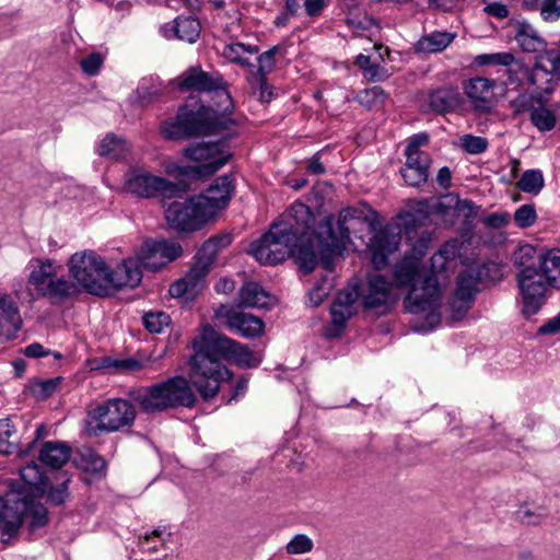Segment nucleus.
Returning a JSON list of instances; mask_svg holds the SVG:
<instances>
[{"mask_svg": "<svg viewBox=\"0 0 560 560\" xmlns=\"http://www.w3.org/2000/svg\"><path fill=\"white\" fill-rule=\"evenodd\" d=\"M375 217L376 212L368 206L348 207L339 212L336 222L332 217L326 218L314 233L313 213L306 205L296 201L280 222L250 244L248 252L264 265H277L293 256L306 273L316 267L318 253L324 267L330 269V259L342 253L350 233L363 223L372 226Z\"/></svg>", "mask_w": 560, "mask_h": 560, "instance_id": "1", "label": "nucleus"}, {"mask_svg": "<svg viewBox=\"0 0 560 560\" xmlns=\"http://www.w3.org/2000/svg\"><path fill=\"white\" fill-rule=\"evenodd\" d=\"M69 275L86 293L107 298L122 287L140 284V254L122 260L116 270L110 269L102 256L92 249L77 252L67 262Z\"/></svg>", "mask_w": 560, "mask_h": 560, "instance_id": "2", "label": "nucleus"}, {"mask_svg": "<svg viewBox=\"0 0 560 560\" xmlns=\"http://www.w3.org/2000/svg\"><path fill=\"white\" fill-rule=\"evenodd\" d=\"M194 353L189 359V378L199 395L214 398L223 382L232 378V372L221 362L215 330L206 325L191 341Z\"/></svg>", "mask_w": 560, "mask_h": 560, "instance_id": "3", "label": "nucleus"}, {"mask_svg": "<svg viewBox=\"0 0 560 560\" xmlns=\"http://www.w3.org/2000/svg\"><path fill=\"white\" fill-rule=\"evenodd\" d=\"M232 124L230 116L219 115L210 106L201 105L197 110L183 106L174 118L161 125V132L166 139L180 140L218 133Z\"/></svg>", "mask_w": 560, "mask_h": 560, "instance_id": "4", "label": "nucleus"}, {"mask_svg": "<svg viewBox=\"0 0 560 560\" xmlns=\"http://www.w3.org/2000/svg\"><path fill=\"white\" fill-rule=\"evenodd\" d=\"M30 264L33 269L28 275V283L51 304L65 303L81 292L74 280L58 276L55 260L33 258Z\"/></svg>", "mask_w": 560, "mask_h": 560, "instance_id": "5", "label": "nucleus"}, {"mask_svg": "<svg viewBox=\"0 0 560 560\" xmlns=\"http://www.w3.org/2000/svg\"><path fill=\"white\" fill-rule=\"evenodd\" d=\"M184 155L196 165L184 166L180 173L192 179H203L215 174L233 156L225 139L215 142H200L184 149Z\"/></svg>", "mask_w": 560, "mask_h": 560, "instance_id": "6", "label": "nucleus"}, {"mask_svg": "<svg viewBox=\"0 0 560 560\" xmlns=\"http://www.w3.org/2000/svg\"><path fill=\"white\" fill-rule=\"evenodd\" d=\"M197 401L189 381L175 376L149 387L142 396V412L161 411L173 407H192Z\"/></svg>", "mask_w": 560, "mask_h": 560, "instance_id": "7", "label": "nucleus"}, {"mask_svg": "<svg viewBox=\"0 0 560 560\" xmlns=\"http://www.w3.org/2000/svg\"><path fill=\"white\" fill-rule=\"evenodd\" d=\"M136 419V409L126 399L112 398L89 411L85 425L90 435L118 431L130 425Z\"/></svg>", "mask_w": 560, "mask_h": 560, "instance_id": "8", "label": "nucleus"}, {"mask_svg": "<svg viewBox=\"0 0 560 560\" xmlns=\"http://www.w3.org/2000/svg\"><path fill=\"white\" fill-rule=\"evenodd\" d=\"M436 277H423L415 282L404 299V307L411 314H425L429 328L440 322L442 289Z\"/></svg>", "mask_w": 560, "mask_h": 560, "instance_id": "9", "label": "nucleus"}, {"mask_svg": "<svg viewBox=\"0 0 560 560\" xmlns=\"http://www.w3.org/2000/svg\"><path fill=\"white\" fill-rule=\"evenodd\" d=\"M178 86L184 91L213 93L219 115L229 116L234 106L226 82L218 72H206L200 67H191L178 78Z\"/></svg>", "mask_w": 560, "mask_h": 560, "instance_id": "10", "label": "nucleus"}, {"mask_svg": "<svg viewBox=\"0 0 560 560\" xmlns=\"http://www.w3.org/2000/svg\"><path fill=\"white\" fill-rule=\"evenodd\" d=\"M164 215L171 229L185 233L201 230L212 219L197 196L177 198L165 203Z\"/></svg>", "mask_w": 560, "mask_h": 560, "instance_id": "11", "label": "nucleus"}, {"mask_svg": "<svg viewBox=\"0 0 560 560\" xmlns=\"http://www.w3.org/2000/svg\"><path fill=\"white\" fill-rule=\"evenodd\" d=\"M40 497L16 498L10 505L11 513H7L5 523L2 527V536L9 538L18 535L25 517L30 518L31 532L45 527L48 524L47 508L37 502Z\"/></svg>", "mask_w": 560, "mask_h": 560, "instance_id": "12", "label": "nucleus"}, {"mask_svg": "<svg viewBox=\"0 0 560 560\" xmlns=\"http://www.w3.org/2000/svg\"><path fill=\"white\" fill-rule=\"evenodd\" d=\"M516 280L522 298V313L527 317L537 314L545 304L551 287L532 266L523 267L517 273Z\"/></svg>", "mask_w": 560, "mask_h": 560, "instance_id": "13", "label": "nucleus"}, {"mask_svg": "<svg viewBox=\"0 0 560 560\" xmlns=\"http://www.w3.org/2000/svg\"><path fill=\"white\" fill-rule=\"evenodd\" d=\"M353 289L365 310L384 314L392 307L394 302L393 283L382 275L371 273L364 282Z\"/></svg>", "mask_w": 560, "mask_h": 560, "instance_id": "14", "label": "nucleus"}, {"mask_svg": "<svg viewBox=\"0 0 560 560\" xmlns=\"http://www.w3.org/2000/svg\"><path fill=\"white\" fill-rule=\"evenodd\" d=\"M183 247L176 242L145 240L142 243V268L158 271L179 258Z\"/></svg>", "mask_w": 560, "mask_h": 560, "instance_id": "15", "label": "nucleus"}, {"mask_svg": "<svg viewBox=\"0 0 560 560\" xmlns=\"http://www.w3.org/2000/svg\"><path fill=\"white\" fill-rule=\"evenodd\" d=\"M516 112H530L532 124L541 132L550 131L556 127L557 115H560V104H556L553 109L546 106L542 98L539 97L534 104V100L526 95H520L512 102Z\"/></svg>", "mask_w": 560, "mask_h": 560, "instance_id": "16", "label": "nucleus"}, {"mask_svg": "<svg viewBox=\"0 0 560 560\" xmlns=\"http://www.w3.org/2000/svg\"><path fill=\"white\" fill-rule=\"evenodd\" d=\"M21 482L11 483V490L18 498L44 497L47 480L42 467L32 462L20 469Z\"/></svg>", "mask_w": 560, "mask_h": 560, "instance_id": "17", "label": "nucleus"}, {"mask_svg": "<svg viewBox=\"0 0 560 560\" xmlns=\"http://www.w3.org/2000/svg\"><path fill=\"white\" fill-rule=\"evenodd\" d=\"M357 301L358 294L355 293L353 287L345 289L337 294L330 307L332 326L326 331L328 337H337L340 335L346 326L347 320L355 312L354 303Z\"/></svg>", "mask_w": 560, "mask_h": 560, "instance_id": "18", "label": "nucleus"}, {"mask_svg": "<svg viewBox=\"0 0 560 560\" xmlns=\"http://www.w3.org/2000/svg\"><path fill=\"white\" fill-rule=\"evenodd\" d=\"M217 345L223 359L233 361L241 368H256L261 362L258 354H255L247 346L242 345L226 336L215 331Z\"/></svg>", "mask_w": 560, "mask_h": 560, "instance_id": "19", "label": "nucleus"}, {"mask_svg": "<svg viewBox=\"0 0 560 560\" xmlns=\"http://www.w3.org/2000/svg\"><path fill=\"white\" fill-rule=\"evenodd\" d=\"M232 188V175H222L214 180L205 194L197 197L213 218L220 210L226 207L231 198Z\"/></svg>", "mask_w": 560, "mask_h": 560, "instance_id": "20", "label": "nucleus"}, {"mask_svg": "<svg viewBox=\"0 0 560 560\" xmlns=\"http://www.w3.org/2000/svg\"><path fill=\"white\" fill-rule=\"evenodd\" d=\"M494 81L482 77L470 79L465 85V94L478 110L488 112L494 101Z\"/></svg>", "mask_w": 560, "mask_h": 560, "instance_id": "21", "label": "nucleus"}, {"mask_svg": "<svg viewBox=\"0 0 560 560\" xmlns=\"http://www.w3.org/2000/svg\"><path fill=\"white\" fill-rule=\"evenodd\" d=\"M495 268L494 264H483L478 267H469L463 271L457 280L455 294L460 299L474 300L478 290V284L485 279L490 278V270Z\"/></svg>", "mask_w": 560, "mask_h": 560, "instance_id": "22", "label": "nucleus"}, {"mask_svg": "<svg viewBox=\"0 0 560 560\" xmlns=\"http://www.w3.org/2000/svg\"><path fill=\"white\" fill-rule=\"evenodd\" d=\"M406 163L400 173L409 186H420L428 180L431 159L428 153L405 154Z\"/></svg>", "mask_w": 560, "mask_h": 560, "instance_id": "23", "label": "nucleus"}, {"mask_svg": "<svg viewBox=\"0 0 560 560\" xmlns=\"http://www.w3.org/2000/svg\"><path fill=\"white\" fill-rule=\"evenodd\" d=\"M0 324L3 326L4 339L15 338L22 328L23 320L16 303L8 293H0Z\"/></svg>", "mask_w": 560, "mask_h": 560, "instance_id": "24", "label": "nucleus"}, {"mask_svg": "<svg viewBox=\"0 0 560 560\" xmlns=\"http://www.w3.org/2000/svg\"><path fill=\"white\" fill-rule=\"evenodd\" d=\"M523 70L532 85L538 84L540 75H560V51H545L544 54H540L536 57V61L532 70Z\"/></svg>", "mask_w": 560, "mask_h": 560, "instance_id": "25", "label": "nucleus"}, {"mask_svg": "<svg viewBox=\"0 0 560 560\" xmlns=\"http://www.w3.org/2000/svg\"><path fill=\"white\" fill-rule=\"evenodd\" d=\"M226 325L246 338L257 337L264 330L262 320L252 314L238 311H229L225 315Z\"/></svg>", "mask_w": 560, "mask_h": 560, "instance_id": "26", "label": "nucleus"}, {"mask_svg": "<svg viewBox=\"0 0 560 560\" xmlns=\"http://www.w3.org/2000/svg\"><path fill=\"white\" fill-rule=\"evenodd\" d=\"M128 141L113 132L107 133L96 145L95 152L105 159L116 162L125 161L130 155Z\"/></svg>", "mask_w": 560, "mask_h": 560, "instance_id": "27", "label": "nucleus"}, {"mask_svg": "<svg viewBox=\"0 0 560 560\" xmlns=\"http://www.w3.org/2000/svg\"><path fill=\"white\" fill-rule=\"evenodd\" d=\"M172 533L166 526H159L142 537V553H148L152 560H164L167 556L166 542Z\"/></svg>", "mask_w": 560, "mask_h": 560, "instance_id": "28", "label": "nucleus"}, {"mask_svg": "<svg viewBox=\"0 0 560 560\" xmlns=\"http://www.w3.org/2000/svg\"><path fill=\"white\" fill-rule=\"evenodd\" d=\"M397 246L398 241L395 235H390L385 231L375 233L370 243L373 265L377 269L385 266L388 255L395 252Z\"/></svg>", "mask_w": 560, "mask_h": 560, "instance_id": "29", "label": "nucleus"}, {"mask_svg": "<svg viewBox=\"0 0 560 560\" xmlns=\"http://www.w3.org/2000/svg\"><path fill=\"white\" fill-rule=\"evenodd\" d=\"M71 456V447L59 441H47L43 444L39 452V460L52 469L61 468Z\"/></svg>", "mask_w": 560, "mask_h": 560, "instance_id": "30", "label": "nucleus"}, {"mask_svg": "<svg viewBox=\"0 0 560 560\" xmlns=\"http://www.w3.org/2000/svg\"><path fill=\"white\" fill-rule=\"evenodd\" d=\"M457 249V241L446 242L431 257V275H425V277H436L442 283V280L445 278L444 273L447 272L454 264Z\"/></svg>", "mask_w": 560, "mask_h": 560, "instance_id": "31", "label": "nucleus"}, {"mask_svg": "<svg viewBox=\"0 0 560 560\" xmlns=\"http://www.w3.org/2000/svg\"><path fill=\"white\" fill-rule=\"evenodd\" d=\"M536 269L551 288L560 289V249H550L540 255Z\"/></svg>", "mask_w": 560, "mask_h": 560, "instance_id": "32", "label": "nucleus"}, {"mask_svg": "<svg viewBox=\"0 0 560 560\" xmlns=\"http://www.w3.org/2000/svg\"><path fill=\"white\" fill-rule=\"evenodd\" d=\"M462 102V96L456 88L447 86L433 91L430 94L429 104L433 112L445 114L455 110Z\"/></svg>", "mask_w": 560, "mask_h": 560, "instance_id": "33", "label": "nucleus"}, {"mask_svg": "<svg viewBox=\"0 0 560 560\" xmlns=\"http://www.w3.org/2000/svg\"><path fill=\"white\" fill-rule=\"evenodd\" d=\"M272 298L257 282H246L240 291V305L244 307L268 308Z\"/></svg>", "mask_w": 560, "mask_h": 560, "instance_id": "34", "label": "nucleus"}, {"mask_svg": "<svg viewBox=\"0 0 560 560\" xmlns=\"http://www.w3.org/2000/svg\"><path fill=\"white\" fill-rule=\"evenodd\" d=\"M94 370L110 374H128L140 370V360L136 358H114L110 355L95 360Z\"/></svg>", "mask_w": 560, "mask_h": 560, "instance_id": "35", "label": "nucleus"}, {"mask_svg": "<svg viewBox=\"0 0 560 560\" xmlns=\"http://www.w3.org/2000/svg\"><path fill=\"white\" fill-rule=\"evenodd\" d=\"M232 243V237L230 234H222L206 241L202 246L199 248L196 255V261L211 267L218 253L228 247Z\"/></svg>", "mask_w": 560, "mask_h": 560, "instance_id": "36", "label": "nucleus"}, {"mask_svg": "<svg viewBox=\"0 0 560 560\" xmlns=\"http://www.w3.org/2000/svg\"><path fill=\"white\" fill-rule=\"evenodd\" d=\"M424 275L419 271V262L415 259H404L395 267V279L398 287L412 288L418 279H422Z\"/></svg>", "mask_w": 560, "mask_h": 560, "instance_id": "37", "label": "nucleus"}, {"mask_svg": "<svg viewBox=\"0 0 560 560\" xmlns=\"http://www.w3.org/2000/svg\"><path fill=\"white\" fill-rule=\"evenodd\" d=\"M258 52L257 46L245 45L242 43H232L225 45L222 55L231 62L237 63L242 67H252L248 56Z\"/></svg>", "mask_w": 560, "mask_h": 560, "instance_id": "38", "label": "nucleus"}, {"mask_svg": "<svg viewBox=\"0 0 560 560\" xmlns=\"http://www.w3.org/2000/svg\"><path fill=\"white\" fill-rule=\"evenodd\" d=\"M454 39V35L447 32H433L423 36L417 43V49L421 52H439L445 49Z\"/></svg>", "mask_w": 560, "mask_h": 560, "instance_id": "39", "label": "nucleus"}, {"mask_svg": "<svg viewBox=\"0 0 560 560\" xmlns=\"http://www.w3.org/2000/svg\"><path fill=\"white\" fill-rule=\"evenodd\" d=\"M0 453L4 455L21 453L16 429L9 418L0 419Z\"/></svg>", "mask_w": 560, "mask_h": 560, "instance_id": "40", "label": "nucleus"}, {"mask_svg": "<svg viewBox=\"0 0 560 560\" xmlns=\"http://www.w3.org/2000/svg\"><path fill=\"white\" fill-rule=\"evenodd\" d=\"M279 47L273 46L269 50L262 52L258 57V68L255 72L249 77L250 84L255 85H265L266 77L268 73L272 71L276 65L275 56L278 52Z\"/></svg>", "mask_w": 560, "mask_h": 560, "instance_id": "41", "label": "nucleus"}, {"mask_svg": "<svg viewBox=\"0 0 560 560\" xmlns=\"http://www.w3.org/2000/svg\"><path fill=\"white\" fill-rule=\"evenodd\" d=\"M201 25L196 18L178 16L175 19V34L178 39L192 44L200 36Z\"/></svg>", "mask_w": 560, "mask_h": 560, "instance_id": "42", "label": "nucleus"}, {"mask_svg": "<svg viewBox=\"0 0 560 560\" xmlns=\"http://www.w3.org/2000/svg\"><path fill=\"white\" fill-rule=\"evenodd\" d=\"M142 197H152L158 192L172 197L176 187L164 178L142 174Z\"/></svg>", "mask_w": 560, "mask_h": 560, "instance_id": "43", "label": "nucleus"}, {"mask_svg": "<svg viewBox=\"0 0 560 560\" xmlns=\"http://www.w3.org/2000/svg\"><path fill=\"white\" fill-rule=\"evenodd\" d=\"M70 481H71V478L67 475H63V478L61 479V481L56 486L49 485V479H48L44 497H46L47 500L52 505H56V506L62 505L70 498V492H69Z\"/></svg>", "mask_w": 560, "mask_h": 560, "instance_id": "44", "label": "nucleus"}, {"mask_svg": "<svg viewBox=\"0 0 560 560\" xmlns=\"http://www.w3.org/2000/svg\"><path fill=\"white\" fill-rule=\"evenodd\" d=\"M355 65L363 71L364 77L373 81H380L387 77V71L377 62H373L370 56L360 54Z\"/></svg>", "mask_w": 560, "mask_h": 560, "instance_id": "45", "label": "nucleus"}, {"mask_svg": "<svg viewBox=\"0 0 560 560\" xmlns=\"http://www.w3.org/2000/svg\"><path fill=\"white\" fill-rule=\"evenodd\" d=\"M61 381L62 378L59 376L47 380H35L31 383L30 390L34 397L44 400L56 392Z\"/></svg>", "mask_w": 560, "mask_h": 560, "instance_id": "46", "label": "nucleus"}, {"mask_svg": "<svg viewBox=\"0 0 560 560\" xmlns=\"http://www.w3.org/2000/svg\"><path fill=\"white\" fill-rule=\"evenodd\" d=\"M518 188L528 194H538L544 187L541 172L535 170L525 171L518 180Z\"/></svg>", "mask_w": 560, "mask_h": 560, "instance_id": "47", "label": "nucleus"}, {"mask_svg": "<svg viewBox=\"0 0 560 560\" xmlns=\"http://www.w3.org/2000/svg\"><path fill=\"white\" fill-rule=\"evenodd\" d=\"M210 268L196 261L195 265L189 269V271L184 276V278L188 282V287L190 289V292H192L195 295L200 291L202 288V283L209 273Z\"/></svg>", "mask_w": 560, "mask_h": 560, "instance_id": "48", "label": "nucleus"}, {"mask_svg": "<svg viewBox=\"0 0 560 560\" xmlns=\"http://www.w3.org/2000/svg\"><path fill=\"white\" fill-rule=\"evenodd\" d=\"M210 268L196 261L195 265L189 269V271L184 276V278L188 282V287L190 289V292H192L195 295L200 291L202 288V283L209 273Z\"/></svg>", "mask_w": 560, "mask_h": 560, "instance_id": "49", "label": "nucleus"}, {"mask_svg": "<svg viewBox=\"0 0 560 560\" xmlns=\"http://www.w3.org/2000/svg\"><path fill=\"white\" fill-rule=\"evenodd\" d=\"M171 323L170 316L164 312H148L142 317V324L151 334H160Z\"/></svg>", "mask_w": 560, "mask_h": 560, "instance_id": "50", "label": "nucleus"}, {"mask_svg": "<svg viewBox=\"0 0 560 560\" xmlns=\"http://www.w3.org/2000/svg\"><path fill=\"white\" fill-rule=\"evenodd\" d=\"M81 460L83 468L93 475H103L106 470V460L93 450L82 453Z\"/></svg>", "mask_w": 560, "mask_h": 560, "instance_id": "51", "label": "nucleus"}, {"mask_svg": "<svg viewBox=\"0 0 560 560\" xmlns=\"http://www.w3.org/2000/svg\"><path fill=\"white\" fill-rule=\"evenodd\" d=\"M313 540L305 534L295 535L285 546L289 555H303L312 551Z\"/></svg>", "mask_w": 560, "mask_h": 560, "instance_id": "52", "label": "nucleus"}, {"mask_svg": "<svg viewBox=\"0 0 560 560\" xmlns=\"http://www.w3.org/2000/svg\"><path fill=\"white\" fill-rule=\"evenodd\" d=\"M537 220V213L532 205H523L514 213L515 224L521 229L532 226Z\"/></svg>", "mask_w": 560, "mask_h": 560, "instance_id": "53", "label": "nucleus"}, {"mask_svg": "<svg viewBox=\"0 0 560 560\" xmlns=\"http://www.w3.org/2000/svg\"><path fill=\"white\" fill-rule=\"evenodd\" d=\"M124 189L127 192L140 197V168L135 165L131 166L124 176Z\"/></svg>", "mask_w": 560, "mask_h": 560, "instance_id": "54", "label": "nucleus"}, {"mask_svg": "<svg viewBox=\"0 0 560 560\" xmlns=\"http://www.w3.org/2000/svg\"><path fill=\"white\" fill-rule=\"evenodd\" d=\"M460 141L464 150L470 154L482 153L488 147L487 140L482 137L465 135L462 137Z\"/></svg>", "mask_w": 560, "mask_h": 560, "instance_id": "55", "label": "nucleus"}, {"mask_svg": "<svg viewBox=\"0 0 560 560\" xmlns=\"http://www.w3.org/2000/svg\"><path fill=\"white\" fill-rule=\"evenodd\" d=\"M103 62L104 60L101 54L92 52L80 61V66L85 74L93 77L100 72Z\"/></svg>", "mask_w": 560, "mask_h": 560, "instance_id": "56", "label": "nucleus"}, {"mask_svg": "<svg viewBox=\"0 0 560 560\" xmlns=\"http://www.w3.org/2000/svg\"><path fill=\"white\" fill-rule=\"evenodd\" d=\"M538 10L545 21H557L560 18V0H541Z\"/></svg>", "mask_w": 560, "mask_h": 560, "instance_id": "57", "label": "nucleus"}, {"mask_svg": "<svg viewBox=\"0 0 560 560\" xmlns=\"http://www.w3.org/2000/svg\"><path fill=\"white\" fill-rule=\"evenodd\" d=\"M471 299H460L454 295L451 302L452 318L455 320L462 319L470 308Z\"/></svg>", "mask_w": 560, "mask_h": 560, "instance_id": "58", "label": "nucleus"}, {"mask_svg": "<svg viewBox=\"0 0 560 560\" xmlns=\"http://www.w3.org/2000/svg\"><path fill=\"white\" fill-rule=\"evenodd\" d=\"M518 42L525 51H538L544 46V40L537 35L520 34Z\"/></svg>", "mask_w": 560, "mask_h": 560, "instance_id": "59", "label": "nucleus"}, {"mask_svg": "<svg viewBox=\"0 0 560 560\" xmlns=\"http://www.w3.org/2000/svg\"><path fill=\"white\" fill-rule=\"evenodd\" d=\"M187 284H188V282L184 277L178 279L177 281H175L173 284H171L170 290H168L172 298H186V299L194 298L195 294L192 292H190V289Z\"/></svg>", "mask_w": 560, "mask_h": 560, "instance_id": "60", "label": "nucleus"}, {"mask_svg": "<svg viewBox=\"0 0 560 560\" xmlns=\"http://www.w3.org/2000/svg\"><path fill=\"white\" fill-rule=\"evenodd\" d=\"M482 222L492 229H500L510 222V214L508 212L491 213L482 219Z\"/></svg>", "mask_w": 560, "mask_h": 560, "instance_id": "61", "label": "nucleus"}, {"mask_svg": "<svg viewBox=\"0 0 560 560\" xmlns=\"http://www.w3.org/2000/svg\"><path fill=\"white\" fill-rule=\"evenodd\" d=\"M518 517L524 523L537 525L546 517V514L542 510L534 512L529 509H521L518 511Z\"/></svg>", "mask_w": 560, "mask_h": 560, "instance_id": "62", "label": "nucleus"}, {"mask_svg": "<svg viewBox=\"0 0 560 560\" xmlns=\"http://www.w3.org/2000/svg\"><path fill=\"white\" fill-rule=\"evenodd\" d=\"M429 142V137L425 133H419L410 138L409 143L406 147L405 154L412 153H425L420 148Z\"/></svg>", "mask_w": 560, "mask_h": 560, "instance_id": "63", "label": "nucleus"}, {"mask_svg": "<svg viewBox=\"0 0 560 560\" xmlns=\"http://www.w3.org/2000/svg\"><path fill=\"white\" fill-rule=\"evenodd\" d=\"M14 295L21 303H32L34 301L33 291L23 282H19L13 287Z\"/></svg>", "mask_w": 560, "mask_h": 560, "instance_id": "64", "label": "nucleus"}]
</instances>
